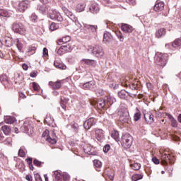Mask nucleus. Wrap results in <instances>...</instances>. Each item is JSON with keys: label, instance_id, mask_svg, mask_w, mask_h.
<instances>
[{"label": "nucleus", "instance_id": "obj_10", "mask_svg": "<svg viewBox=\"0 0 181 181\" xmlns=\"http://www.w3.org/2000/svg\"><path fill=\"white\" fill-rule=\"evenodd\" d=\"M64 81V80H57L56 82L49 81V86H51L53 90H59L62 88V84H63Z\"/></svg>", "mask_w": 181, "mask_h": 181}, {"label": "nucleus", "instance_id": "obj_2", "mask_svg": "<svg viewBox=\"0 0 181 181\" xmlns=\"http://www.w3.org/2000/svg\"><path fill=\"white\" fill-rule=\"evenodd\" d=\"M168 60H169V57L168 54L160 53L156 57V64L160 66V67H165L168 64Z\"/></svg>", "mask_w": 181, "mask_h": 181}, {"label": "nucleus", "instance_id": "obj_50", "mask_svg": "<svg viewBox=\"0 0 181 181\" xmlns=\"http://www.w3.org/2000/svg\"><path fill=\"white\" fill-rule=\"evenodd\" d=\"M36 51V48L35 47H29L28 49V53H31V54H33Z\"/></svg>", "mask_w": 181, "mask_h": 181}, {"label": "nucleus", "instance_id": "obj_54", "mask_svg": "<svg viewBox=\"0 0 181 181\" xmlns=\"http://www.w3.org/2000/svg\"><path fill=\"white\" fill-rule=\"evenodd\" d=\"M66 53L64 50H63V48H62V46L60 47L59 49L57 50V54H59V56H62V54H64Z\"/></svg>", "mask_w": 181, "mask_h": 181}, {"label": "nucleus", "instance_id": "obj_9", "mask_svg": "<svg viewBox=\"0 0 181 181\" xmlns=\"http://www.w3.org/2000/svg\"><path fill=\"white\" fill-rule=\"evenodd\" d=\"M144 117L146 124H148V125H152V124L155 122L153 114H152V112H151L144 113Z\"/></svg>", "mask_w": 181, "mask_h": 181}, {"label": "nucleus", "instance_id": "obj_40", "mask_svg": "<svg viewBox=\"0 0 181 181\" xmlns=\"http://www.w3.org/2000/svg\"><path fill=\"white\" fill-rule=\"evenodd\" d=\"M0 81L4 84V86L6 85V83H8V79L6 78V75H1L0 76Z\"/></svg>", "mask_w": 181, "mask_h": 181}, {"label": "nucleus", "instance_id": "obj_46", "mask_svg": "<svg viewBox=\"0 0 181 181\" xmlns=\"http://www.w3.org/2000/svg\"><path fill=\"white\" fill-rule=\"evenodd\" d=\"M110 149H111V146L110 144H105L103 147V152H105V153H107Z\"/></svg>", "mask_w": 181, "mask_h": 181}, {"label": "nucleus", "instance_id": "obj_21", "mask_svg": "<svg viewBox=\"0 0 181 181\" xmlns=\"http://www.w3.org/2000/svg\"><path fill=\"white\" fill-rule=\"evenodd\" d=\"M95 136L98 141H104V131L103 129H98L95 130Z\"/></svg>", "mask_w": 181, "mask_h": 181}, {"label": "nucleus", "instance_id": "obj_19", "mask_svg": "<svg viewBox=\"0 0 181 181\" xmlns=\"http://www.w3.org/2000/svg\"><path fill=\"white\" fill-rule=\"evenodd\" d=\"M84 28L86 30H88V32H91L92 33H95V32H97V29L98 28L95 25H90V24H85Z\"/></svg>", "mask_w": 181, "mask_h": 181}, {"label": "nucleus", "instance_id": "obj_26", "mask_svg": "<svg viewBox=\"0 0 181 181\" xmlns=\"http://www.w3.org/2000/svg\"><path fill=\"white\" fill-rule=\"evenodd\" d=\"M165 35H166V29H165V28H160L156 33V36L158 39L162 37V36H165Z\"/></svg>", "mask_w": 181, "mask_h": 181}, {"label": "nucleus", "instance_id": "obj_15", "mask_svg": "<svg viewBox=\"0 0 181 181\" xmlns=\"http://www.w3.org/2000/svg\"><path fill=\"white\" fill-rule=\"evenodd\" d=\"M81 64H87V66H92V67L97 66V61L94 59H83L81 61Z\"/></svg>", "mask_w": 181, "mask_h": 181}, {"label": "nucleus", "instance_id": "obj_1", "mask_svg": "<svg viewBox=\"0 0 181 181\" xmlns=\"http://www.w3.org/2000/svg\"><path fill=\"white\" fill-rule=\"evenodd\" d=\"M120 144L125 149H129L132 145V136L127 133L122 136Z\"/></svg>", "mask_w": 181, "mask_h": 181}, {"label": "nucleus", "instance_id": "obj_63", "mask_svg": "<svg viewBox=\"0 0 181 181\" xmlns=\"http://www.w3.org/2000/svg\"><path fill=\"white\" fill-rule=\"evenodd\" d=\"M130 88L132 90H138V88L136 87V86L135 85V83H133L130 86Z\"/></svg>", "mask_w": 181, "mask_h": 181}, {"label": "nucleus", "instance_id": "obj_56", "mask_svg": "<svg viewBox=\"0 0 181 181\" xmlns=\"http://www.w3.org/2000/svg\"><path fill=\"white\" fill-rule=\"evenodd\" d=\"M31 21H32V22H36V21H37V16H36L35 13L32 14Z\"/></svg>", "mask_w": 181, "mask_h": 181}, {"label": "nucleus", "instance_id": "obj_55", "mask_svg": "<svg viewBox=\"0 0 181 181\" xmlns=\"http://www.w3.org/2000/svg\"><path fill=\"white\" fill-rule=\"evenodd\" d=\"M25 162H27L28 165H32V163L33 162V158H32L31 157H28V158L25 159Z\"/></svg>", "mask_w": 181, "mask_h": 181}, {"label": "nucleus", "instance_id": "obj_18", "mask_svg": "<svg viewBox=\"0 0 181 181\" xmlns=\"http://www.w3.org/2000/svg\"><path fill=\"white\" fill-rule=\"evenodd\" d=\"M37 11H40L41 13L45 14L47 11H50V7L46 6V4H39L37 8Z\"/></svg>", "mask_w": 181, "mask_h": 181}, {"label": "nucleus", "instance_id": "obj_13", "mask_svg": "<svg viewBox=\"0 0 181 181\" xmlns=\"http://www.w3.org/2000/svg\"><path fill=\"white\" fill-rule=\"evenodd\" d=\"M165 47L168 49H170V47H173L174 49L181 47V39L177 38L172 44L165 45Z\"/></svg>", "mask_w": 181, "mask_h": 181}, {"label": "nucleus", "instance_id": "obj_30", "mask_svg": "<svg viewBox=\"0 0 181 181\" xmlns=\"http://www.w3.org/2000/svg\"><path fill=\"white\" fill-rule=\"evenodd\" d=\"M136 112L134 115V121H135V122L139 121V119H141V111H139V109H138V107L136 108Z\"/></svg>", "mask_w": 181, "mask_h": 181}, {"label": "nucleus", "instance_id": "obj_7", "mask_svg": "<svg viewBox=\"0 0 181 181\" xmlns=\"http://www.w3.org/2000/svg\"><path fill=\"white\" fill-rule=\"evenodd\" d=\"M28 8H30V1H29V0H23L19 2L18 6L19 12H23L24 11H26Z\"/></svg>", "mask_w": 181, "mask_h": 181}, {"label": "nucleus", "instance_id": "obj_43", "mask_svg": "<svg viewBox=\"0 0 181 181\" xmlns=\"http://www.w3.org/2000/svg\"><path fill=\"white\" fill-rule=\"evenodd\" d=\"M42 163H44L39 161V160L36 158L33 160V165H35V166H37V168H40L42 166Z\"/></svg>", "mask_w": 181, "mask_h": 181}, {"label": "nucleus", "instance_id": "obj_61", "mask_svg": "<svg viewBox=\"0 0 181 181\" xmlns=\"http://www.w3.org/2000/svg\"><path fill=\"white\" fill-rule=\"evenodd\" d=\"M25 179L28 181H33V178L32 177V175H27L25 176Z\"/></svg>", "mask_w": 181, "mask_h": 181}, {"label": "nucleus", "instance_id": "obj_27", "mask_svg": "<svg viewBox=\"0 0 181 181\" xmlns=\"http://www.w3.org/2000/svg\"><path fill=\"white\" fill-rule=\"evenodd\" d=\"M70 40H71V37L70 36H66L62 39H59L57 42V44L62 45L60 43H63V45H66V43H69V42H70Z\"/></svg>", "mask_w": 181, "mask_h": 181}, {"label": "nucleus", "instance_id": "obj_32", "mask_svg": "<svg viewBox=\"0 0 181 181\" xmlns=\"http://www.w3.org/2000/svg\"><path fill=\"white\" fill-rule=\"evenodd\" d=\"M54 64L55 67H57V69H59L60 70H66V69L67 68V66H66L64 64L60 62H55Z\"/></svg>", "mask_w": 181, "mask_h": 181}, {"label": "nucleus", "instance_id": "obj_5", "mask_svg": "<svg viewBox=\"0 0 181 181\" xmlns=\"http://www.w3.org/2000/svg\"><path fill=\"white\" fill-rule=\"evenodd\" d=\"M92 53L95 57H103L104 56V49L100 45H95L92 48Z\"/></svg>", "mask_w": 181, "mask_h": 181}, {"label": "nucleus", "instance_id": "obj_38", "mask_svg": "<svg viewBox=\"0 0 181 181\" xmlns=\"http://www.w3.org/2000/svg\"><path fill=\"white\" fill-rule=\"evenodd\" d=\"M86 8V4H78L76 6V11L77 12H83Z\"/></svg>", "mask_w": 181, "mask_h": 181}, {"label": "nucleus", "instance_id": "obj_11", "mask_svg": "<svg viewBox=\"0 0 181 181\" xmlns=\"http://www.w3.org/2000/svg\"><path fill=\"white\" fill-rule=\"evenodd\" d=\"M95 122H97L95 121V119L91 117L84 122L83 127H84L85 129H90V128H91V127H93V125H95Z\"/></svg>", "mask_w": 181, "mask_h": 181}, {"label": "nucleus", "instance_id": "obj_4", "mask_svg": "<svg viewBox=\"0 0 181 181\" xmlns=\"http://www.w3.org/2000/svg\"><path fill=\"white\" fill-rule=\"evenodd\" d=\"M12 30L14 33H18V35H24L25 32H26V29H25V25L22 24V23L14 22L12 24Z\"/></svg>", "mask_w": 181, "mask_h": 181}, {"label": "nucleus", "instance_id": "obj_29", "mask_svg": "<svg viewBox=\"0 0 181 181\" xmlns=\"http://www.w3.org/2000/svg\"><path fill=\"white\" fill-rule=\"evenodd\" d=\"M4 121L6 124H13L16 121V118L12 116L4 117Z\"/></svg>", "mask_w": 181, "mask_h": 181}, {"label": "nucleus", "instance_id": "obj_45", "mask_svg": "<svg viewBox=\"0 0 181 181\" xmlns=\"http://www.w3.org/2000/svg\"><path fill=\"white\" fill-rule=\"evenodd\" d=\"M47 141H48V142H49V144H52V145H54V144L57 143V141H56V139H52V137L48 136L47 138Z\"/></svg>", "mask_w": 181, "mask_h": 181}, {"label": "nucleus", "instance_id": "obj_36", "mask_svg": "<svg viewBox=\"0 0 181 181\" xmlns=\"http://www.w3.org/2000/svg\"><path fill=\"white\" fill-rule=\"evenodd\" d=\"M54 175L55 176V181H63V176L59 171H55Z\"/></svg>", "mask_w": 181, "mask_h": 181}, {"label": "nucleus", "instance_id": "obj_12", "mask_svg": "<svg viewBox=\"0 0 181 181\" xmlns=\"http://www.w3.org/2000/svg\"><path fill=\"white\" fill-rule=\"evenodd\" d=\"M114 41V37L111 33L106 32L103 34V42L106 45H109V43H111V42Z\"/></svg>", "mask_w": 181, "mask_h": 181}, {"label": "nucleus", "instance_id": "obj_31", "mask_svg": "<svg viewBox=\"0 0 181 181\" xmlns=\"http://www.w3.org/2000/svg\"><path fill=\"white\" fill-rule=\"evenodd\" d=\"M112 138H114V139L116 141V142H119V133L118 131H113L111 134Z\"/></svg>", "mask_w": 181, "mask_h": 181}, {"label": "nucleus", "instance_id": "obj_60", "mask_svg": "<svg viewBox=\"0 0 181 181\" xmlns=\"http://www.w3.org/2000/svg\"><path fill=\"white\" fill-rule=\"evenodd\" d=\"M166 116L168 117V119H170V121H173V119H175V117H173V116H172V115L169 114V113H166Z\"/></svg>", "mask_w": 181, "mask_h": 181}, {"label": "nucleus", "instance_id": "obj_20", "mask_svg": "<svg viewBox=\"0 0 181 181\" xmlns=\"http://www.w3.org/2000/svg\"><path fill=\"white\" fill-rule=\"evenodd\" d=\"M168 162H170V156L168 154H163L162 156L160 164L163 166H168Z\"/></svg>", "mask_w": 181, "mask_h": 181}, {"label": "nucleus", "instance_id": "obj_34", "mask_svg": "<svg viewBox=\"0 0 181 181\" xmlns=\"http://www.w3.org/2000/svg\"><path fill=\"white\" fill-rule=\"evenodd\" d=\"M16 42V46L18 49V50L21 52H22V49H23V44H22L21 42V41L19 40V39H16L15 40Z\"/></svg>", "mask_w": 181, "mask_h": 181}, {"label": "nucleus", "instance_id": "obj_14", "mask_svg": "<svg viewBox=\"0 0 181 181\" xmlns=\"http://www.w3.org/2000/svg\"><path fill=\"white\" fill-rule=\"evenodd\" d=\"M121 29L124 33H132L134 29V27L129 24L122 23L121 25Z\"/></svg>", "mask_w": 181, "mask_h": 181}, {"label": "nucleus", "instance_id": "obj_47", "mask_svg": "<svg viewBox=\"0 0 181 181\" xmlns=\"http://www.w3.org/2000/svg\"><path fill=\"white\" fill-rule=\"evenodd\" d=\"M26 154H25V151H23V149L20 148L18 151V156H20V158H25Z\"/></svg>", "mask_w": 181, "mask_h": 181}, {"label": "nucleus", "instance_id": "obj_6", "mask_svg": "<svg viewBox=\"0 0 181 181\" xmlns=\"http://www.w3.org/2000/svg\"><path fill=\"white\" fill-rule=\"evenodd\" d=\"M110 104L111 105V98L107 97V100L105 99H100L98 101V106L97 108L99 110H104L107 105Z\"/></svg>", "mask_w": 181, "mask_h": 181}, {"label": "nucleus", "instance_id": "obj_3", "mask_svg": "<svg viewBox=\"0 0 181 181\" xmlns=\"http://www.w3.org/2000/svg\"><path fill=\"white\" fill-rule=\"evenodd\" d=\"M118 115L119 116V119L122 124H128L129 122V112L127 109H120L118 112Z\"/></svg>", "mask_w": 181, "mask_h": 181}, {"label": "nucleus", "instance_id": "obj_59", "mask_svg": "<svg viewBox=\"0 0 181 181\" xmlns=\"http://www.w3.org/2000/svg\"><path fill=\"white\" fill-rule=\"evenodd\" d=\"M35 181H42V177H40V175H39V174L35 175Z\"/></svg>", "mask_w": 181, "mask_h": 181}, {"label": "nucleus", "instance_id": "obj_64", "mask_svg": "<svg viewBox=\"0 0 181 181\" xmlns=\"http://www.w3.org/2000/svg\"><path fill=\"white\" fill-rule=\"evenodd\" d=\"M22 67L23 70H28V69H29V66H28L26 64H23Z\"/></svg>", "mask_w": 181, "mask_h": 181}, {"label": "nucleus", "instance_id": "obj_17", "mask_svg": "<svg viewBox=\"0 0 181 181\" xmlns=\"http://www.w3.org/2000/svg\"><path fill=\"white\" fill-rule=\"evenodd\" d=\"M95 86V81H90L83 83L82 85V88H83L84 90H86V88H87L88 90H94Z\"/></svg>", "mask_w": 181, "mask_h": 181}, {"label": "nucleus", "instance_id": "obj_35", "mask_svg": "<svg viewBox=\"0 0 181 181\" xmlns=\"http://www.w3.org/2000/svg\"><path fill=\"white\" fill-rule=\"evenodd\" d=\"M62 49H63L65 53H70V52H71L72 50L71 46L70 45V44L62 45Z\"/></svg>", "mask_w": 181, "mask_h": 181}, {"label": "nucleus", "instance_id": "obj_58", "mask_svg": "<svg viewBox=\"0 0 181 181\" xmlns=\"http://www.w3.org/2000/svg\"><path fill=\"white\" fill-rule=\"evenodd\" d=\"M42 54L43 56H49V51L47 50V48L46 47L43 48Z\"/></svg>", "mask_w": 181, "mask_h": 181}, {"label": "nucleus", "instance_id": "obj_39", "mask_svg": "<svg viewBox=\"0 0 181 181\" xmlns=\"http://www.w3.org/2000/svg\"><path fill=\"white\" fill-rule=\"evenodd\" d=\"M142 177H144V176L141 174H134L132 177V181L141 180V179H142Z\"/></svg>", "mask_w": 181, "mask_h": 181}, {"label": "nucleus", "instance_id": "obj_53", "mask_svg": "<svg viewBox=\"0 0 181 181\" xmlns=\"http://www.w3.org/2000/svg\"><path fill=\"white\" fill-rule=\"evenodd\" d=\"M72 128L74 129V132L76 133L78 132V124L77 123H74L72 125Z\"/></svg>", "mask_w": 181, "mask_h": 181}, {"label": "nucleus", "instance_id": "obj_33", "mask_svg": "<svg viewBox=\"0 0 181 181\" xmlns=\"http://www.w3.org/2000/svg\"><path fill=\"white\" fill-rule=\"evenodd\" d=\"M1 129L5 135H9L11 134V127L4 125L1 127Z\"/></svg>", "mask_w": 181, "mask_h": 181}, {"label": "nucleus", "instance_id": "obj_51", "mask_svg": "<svg viewBox=\"0 0 181 181\" xmlns=\"http://www.w3.org/2000/svg\"><path fill=\"white\" fill-rule=\"evenodd\" d=\"M33 88L35 91H39V84L36 82H33Z\"/></svg>", "mask_w": 181, "mask_h": 181}, {"label": "nucleus", "instance_id": "obj_25", "mask_svg": "<svg viewBox=\"0 0 181 181\" xmlns=\"http://www.w3.org/2000/svg\"><path fill=\"white\" fill-rule=\"evenodd\" d=\"M89 9L91 13L97 14L100 12V7L98 6V4H92Z\"/></svg>", "mask_w": 181, "mask_h": 181}, {"label": "nucleus", "instance_id": "obj_28", "mask_svg": "<svg viewBox=\"0 0 181 181\" xmlns=\"http://www.w3.org/2000/svg\"><path fill=\"white\" fill-rule=\"evenodd\" d=\"M94 166L96 168L97 172H101V167L103 166V163L99 160H93Z\"/></svg>", "mask_w": 181, "mask_h": 181}, {"label": "nucleus", "instance_id": "obj_48", "mask_svg": "<svg viewBox=\"0 0 181 181\" xmlns=\"http://www.w3.org/2000/svg\"><path fill=\"white\" fill-rule=\"evenodd\" d=\"M90 103V105H92L93 107H94V108H97V107H98V101L95 100H91Z\"/></svg>", "mask_w": 181, "mask_h": 181}, {"label": "nucleus", "instance_id": "obj_16", "mask_svg": "<svg viewBox=\"0 0 181 181\" xmlns=\"http://www.w3.org/2000/svg\"><path fill=\"white\" fill-rule=\"evenodd\" d=\"M165 9V3L160 1H156L155 6H153V10L155 12H161Z\"/></svg>", "mask_w": 181, "mask_h": 181}, {"label": "nucleus", "instance_id": "obj_52", "mask_svg": "<svg viewBox=\"0 0 181 181\" xmlns=\"http://www.w3.org/2000/svg\"><path fill=\"white\" fill-rule=\"evenodd\" d=\"M152 162H153L155 165H159V163H160V161L158 158H156V156L152 158Z\"/></svg>", "mask_w": 181, "mask_h": 181}, {"label": "nucleus", "instance_id": "obj_62", "mask_svg": "<svg viewBox=\"0 0 181 181\" xmlns=\"http://www.w3.org/2000/svg\"><path fill=\"white\" fill-rule=\"evenodd\" d=\"M126 1L130 5H135V0H126Z\"/></svg>", "mask_w": 181, "mask_h": 181}, {"label": "nucleus", "instance_id": "obj_8", "mask_svg": "<svg viewBox=\"0 0 181 181\" xmlns=\"http://www.w3.org/2000/svg\"><path fill=\"white\" fill-rule=\"evenodd\" d=\"M49 17L51 19L54 21H58V22H62L63 17L62 14L59 13V11L56 10H52L51 13H49Z\"/></svg>", "mask_w": 181, "mask_h": 181}, {"label": "nucleus", "instance_id": "obj_57", "mask_svg": "<svg viewBox=\"0 0 181 181\" xmlns=\"http://www.w3.org/2000/svg\"><path fill=\"white\" fill-rule=\"evenodd\" d=\"M6 45L7 46V47H11V46H13L12 40H6Z\"/></svg>", "mask_w": 181, "mask_h": 181}, {"label": "nucleus", "instance_id": "obj_24", "mask_svg": "<svg viewBox=\"0 0 181 181\" xmlns=\"http://www.w3.org/2000/svg\"><path fill=\"white\" fill-rule=\"evenodd\" d=\"M127 93L128 91L125 90H121L118 92L119 98H121V100H128Z\"/></svg>", "mask_w": 181, "mask_h": 181}, {"label": "nucleus", "instance_id": "obj_44", "mask_svg": "<svg viewBox=\"0 0 181 181\" xmlns=\"http://www.w3.org/2000/svg\"><path fill=\"white\" fill-rule=\"evenodd\" d=\"M116 35L117 36V37L120 40V42H124V35H122V33L119 31V32L116 33Z\"/></svg>", "mask_w": 181, "mask_h": 181}, {"label": "nucleus", "instance_id": "obj_49", "mask_svg": "<svg viewBox=\"0 0 181 181\" xmlns=\"http://www.w3.org/2000/svg\"><path fill=\"white\" fill-rule=\"evenodd\" d=\"M171 126L173 128H177V120L176 119L171 120Z\"/></svg>", "mask_w": 181, "mask_h": 181}, {"label": "nucleus", "instance_id": "obj_41", "mask_svg": "<svg viewBox=\"0 0 181 181\" xmlns=\"http://www.w3.org/2000/svg\"><path fill=\"white\" fill-rule=\"evenodd\" d=\"M57 29H59V24L56 23H52L49 26V30H52V32H53V30H56Z\"/></svg>", "mask_w": 181, "mask_h": 181}, {"label": "nucleus", "instance_id": "obj_23", "mask_svg": "<svg viewBox=\"0 0 181 181\" xmlns=\"http://www.w3.org/2000/svg\"><path fill=\"white\" fill-rule=\"evenodd\" d=\"M69 103V98H66L63 96H61L60 98V105L62 108V110H64V111H66V105Z\"/></svg>", "mask_w": 181, "mask_h": 181}, {"label": "nucleus", "instance_id": "obj_42", "mask_svg": "<svg viewBox=\"0 0 181 181\" xmlns=\"http://www.w3.org/2000/svg\"><path fill=\"white\" fill-rule=\"evenodd\" d=\"M131 166L134 170H139V169H141V164L138 163L132 164Z\"/></svg>", "mask_w": 181, "mask_h": 181}, {"label": "nucleus", "instance_id": "obj_22", "mask_svg": "<svg viewBox=\"0 0 181 181\" xmlns=\"http://www.w3.org/2000/svg\"><path fill=\"white\" fill-rule=\"evenodd\" d=\"M63 11L64 13L66 15V16H68V18H70L71 21H75V22L77 21V18H76L74 16V14L71 11H69V9L64 8Z\"/></svg>", "mask_w": 181, "mask_h": 181}, {"label": "nucleus", "instance_id": "obj_37", "mask_svg": "<svg viewBox=\"0 0 181 181\" xmlns=\"http://www.w3.org/2000/svg\"><path fill=\"white\" fill-rule=\"evenodd\" d=\"M0 16L2 18H10L11 14H9L6 10L0 9Z\"/></svg>", "mask_w": 181, "mask_h": 181}]
</instances>
